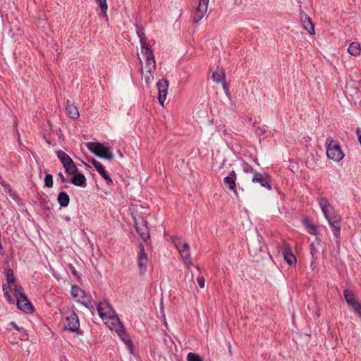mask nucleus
<instances>
[{"mask_svg": "<svg viewBox=\"0 0 361 361\" xmlns=\"http://www.w3.org/2000/svg\"><path fill=\"white\" fill-rule=\"evenodd\" d=\"M140 248V254L138 256V266L140 269V272L142 275H144L146 271L147 264V257L145 251V247L142 244H139Z\"/></svg>", "mask_w": 361, "mask_h": 361, "instance_id": "nucleus-14", "label": "nucleus"}, {"mask_svg": "<svg viewBox=\"0 0 361 361\" xmlns=\"http://www.w3.org/2000/svg\"><path fill=\"white\" fill-rule=\"evenodd\" d=\"M237 179V175L235 172V171H231L228 176H226L224 178V183L226 185V186L231 191H233L236 197L238 198V195L236 191V181Z\"/></svg>", "mask_w": 361, "mask_h": 361, "instance_id": "nucleus-15", "label": "nucleus"}, {"mask_svg": "<svg viewBox=\"0 0 361 361\" xmlns=\"http://www.w3.org/2000/svg\"><path fill=\"white\" fill-rule=\"evenodd\" d=\"M344 294L350 293V292L348 290H345L343 292Z\"/></svg>", "mask_w": 361, "mask_h": 361, "instance_id": "nucleus-46", "label": "nucleus"}, {"mask_svg": "<svg viewBox=\"0 0 361 361\" xmlns=\"http://www.w3.org/2000/svg\"><path fill=\"white\" fill-rule=\"evenodd\" d=\"M66 109L70 118L76 119L79 117L80 114L78 108L73 104H67Z\"/></svg>", "mask_w": 361, "mask_h": 361, "instance_id": "nucleus-26", "label": "nucleus"}, {"mask_svg": "<svg viewBox=\"0 0 361 361\" xmlns=\"http://www.w3.org/2000/svg\"><path fill=\"white\" fill-rule=\"evenodd\" d=\"M64 329L71 332L78 333L80 331V322L78 315L75 312H71L66 317L63 322Z\"/></svg>", "mask_w": 361, "mask_h": 361, "instance_id": "nucleus-7", "label": "nucleus"}, {"mask_svg": "<svg viewBox=\"0 0 361 361\" xmlns=\"http://www.w3.org/2000/svg\"><path fill=\"white\" fill-rule=\"evenodd\" d=\"M133 219L137 233L143 241H147L150 237L147 221L143 217L137 219L135 216H133Z\"/></svg>", "mask_w": 361, "mask_h": 361, "instance_id": "nucleus-4", "label": "nucleus"}, {"mask_svg": "<svg viewBox=\"0 0 361 361\" xmlns=\"http://www.w3.org/2000/svg\"><path fill=\"white\" fill-rule=\"evenodd\" d=\"M149 80V77H146V80Z\"/></svg>", "mask_w": 361, "mask_h": 361, "instance_id": "nucleus-48", "label": "nucleus"}, {"mask_svg": "<svg viewBox=\"0 0 361 361\" xmlns=\"http://www.w3.org/2000/svg\"><path fill=\"white\" fill-rule=\"evenodd\" d=\"M317 200L323 214H328L329 211L334 209L326 197L320 196L317 198Z\"/></svg>", "mask_w": 361, "mask_h": 361, "instance_id": "nucleus-22", "label": "nucleus"}, {"mask_svg": "<svg viewBox=\"0 0 361 361\" xmlns=\"http://www.w3.org/2000/svg\"><path fill=\"white\" fill-rule=\"evenodd\" d=\"M56 155L58 158L60 159L64 168L68 164H71L73 161L72 159L70 157V156L62 150L57 151Z\"/></svg>", "mask_w": 361, "mask_h": 361, "instance_id": "nucleus-23", "label": "nucleus"}, {"mask_svg": "<svg viewBox=\"0 0 361 361\" xmlns=\"http://www.w3.org/2000/svg\"><path fill=\"white\" fill-rule=\"evenodd\" d=\"M44 185L47 188H51L53 186V177L51 174H47L44 178Z\"/></svg>", "mask_w": 361, "mask_h": 361, "instance_id": "nucleus-35", "label": "nucleus"}, {"mask_svg": "<svg viewBox=\"0 0 361 361\" xmlns=\"http://www.w3.org/2000/svg\"><path fill=\"white\" fill-rule=\"evenodd\" d=\"M220 83L222 84V87H223V89H224L225 93L227 95L229 94V93H228V87L227 82H226V80H224V81L221 82Z\"/></svg>", "mask_w": 361, "mask_h": 361, "instance_id": "nucleus-40", "label": "nucleus"}, {"mask_svg": "<svg viewBox=\"0 0 361 361\" xmlns=\"http://www.w3.org/2000/svg\"><path fill=\"white\" fill-rule=\"evenodd\" d=\"M188 249H190L188 243L186 242H183L180 251H182L183 250H188Z\"/></svg>", "mask_w": 361, "mask_h": 361, "instance_id": "nucleus-45", "label": "nucleus"}, {"mask_svg": "<svg viewBox=\"0 0 361 361\" xmlns=\"http://www.w3.org/2000/svg\"><path fill=\"white\" fill-rule=\"evenodd\" d=\"M303 28L307 30L310 35L314 34V27L310 18L305 14L301 17Z\"/></svg>", "mask_w": 361, "mask_h": 361, "instance_id": "nucleus-20", "label": "nucleus"}, {"mask_svg": "<svg viewBox=\"0 0 361 361\" xmlns=\"http://www.w3.org/2000/svg\"><path fill=\"white\" fill-rule=\"evenodd\" d=\"M252 180L253 183L260 184L262 187H264L269 190H271L270 176L267 173H260L255 171Z\"/></svg>", "mask_w": 361, "mask_h": 361, "instance_id": "nucleus-10", "label": "nucleus"}, {"mask_svg": "<svg viewBox=\"0 0 361 361\" xmlns=\"http://www.w3.org/2000/svg\"><path fill=\"white\" fill-rule=\"evenodd\" d=\"M212 79L214 82L220 83L226 80L225 71L222 68L217 67L212 73Z\"/></svg>", "mask_w": 361, "mask_h": 361, "instance_id": "nucleus-21", "label": "nucleus"}, {"mask_svg": "<svg viewBox=\"0 0 361 361\" xmlns=\"http://www.w3.org/2000/svg\"><path fill=\"white\" fill-rule=\"evenodd\" d=\"M281 250L285 261L288 264L291 265L296 262V258L293 254L291 248L288 244L283 243Z\"/></svg>", "mask_w": 361, "mask_h": 361, "instance_id": "nucleus-16", "label": "nucleus"}, {"mask_svg": "<svg viewBox=\"0 0 361 361\" xmlns=\"http://www.w3.org/2000/svg\"><path fill=\"white\" fill-rule=\"evenodd\" d=\"M113 328L118 336L121 338L123 342L128 345L129 348H133V343L130 338L129 335L126 332L124 326L121 321H118L116 323H113Z\"/></svg>", "mask_w": 361, "mask_h": 361, "instance_id": "nucleus-9", "label": "nucleus"}, {"mask_svg": "<svg viewBox=\"0 0 361 361\" xmlns=\"http://www.w3.org/2000/svg\"><path fill=\"white\" fill-rule=\"evenodd\" d=\"M310 251L312 256V262H311V267H312L313 264L315 263L317 259V254L318 252V250L315 247V245L314 243H312L310 246Z\"/></svg>", "mask_w": 361, "mask_h": 361, "instance_id": "nucleus-28", "label": "nucleus"}, {"mask_svg": "<svg viewBox=\"0 0 361 361\" xmlns=\"http://www.w3.org/2000/svg\"><path fill=\"white\" fill-rule=\"evenodd\" d=\"M182 259L186 264L190 263V249L188 250H183L182 251L179 252Z\"/></svg>", "mask_w": 361, "mask_h": 361, "instance_id": "nucleus-29", "label": "nucleus"}, {"mask_svg": "<svg viewBox=\"0 0 361 361\" xmlns=\"http://www.w3.org/2000/svg\"><path fill=\"white\" fill-rule=\"evenodd\" d=\"M87 147L91 152L100 158L107 160H112L114 158V154L109 149L100 142H88Z\"/></svg>", "mask_w": 361, "mask_h": 361, "instance_id": "nucleus-3", "label": "nucleus"}, {"mask_svg": "<svg viewBox=\"0 0 361 361\" xmlns=\"http://www.w3.org/2000/svg\"><path fill=\"white\" fill-rule=\"evenodd\" d=\"M197 283L200 288L204 287V279L203 277H198L197 279Z\"/></svg>", "mask_w": 361, "mask_h": 361, "instance_id": "nucleus-41", "label": "nucleus"}, {"mask_svg": "<svg viewBox=\"0 0 361 361\" xmlns=\"http://www.w3.org/2000/svg\"><path fill=\"white\" fill-rule=\"evenodd\" d=\"M308 233L312 235H316L317 234V227L313 224H308L307 226Z\"/></svg>", "mask_w": 361, "mask_h": 361, "instance_id": "nucleus-39", "label": "nucleus"}, {"mask_svg": "<svg viewBox=\"0 0 361 361\" xmlns=\"http://www.w3.org/2000/svg\"><path fill=\"white\" fill-rule=\"evenodd\" d=\"M325 218L328 220L329 224L333 228L334 235L336 237H339L341 230V217L334 214V209L328 212V214H324Z\"/></svg>", "mask_w": 361, "mask_h": 361, "instance_id": "nucleus-8", "label": "nucleus"}, {"mask_svg": "<svg viewBox=\"0 0 361 361\" xmlns=\"http://www.w3.org/2000/svg\"><path fill=\"white\" fill-rule=\"evenodd\" d=\"M209 0H200L198 6L193 15V22H199L207 11Z\"/></svg>", "mask_w": 361, "mask_h": 361, "instance_id": "nucleus-13", "label": "nucleus"}, {"mask_svg": "<svg viewBox=\"0 0 361 361\" xmlns=\"http://www.w3.org/2000/svg\"><path fill=\"white\" fill-rule=\"evenodd\" d=\"M188 361H203V359L198 354L189 353L187 355Z\"/></svg>", "mask_w": 361, "mask_h": 361, "instance_id": "nucleus-33", "label": "nucleus"}, {"mask_svg": "<svg viewBox=\"0 0 361 361\" xmlns=\"http://www.w3.org/2000/svg\"><path fill=\"white\" fill-rule=\"evenodd\" d=\"M98 6L101 8V13L100 15H102L104 17L107 18V9H108V5L106 0H96Z\"/></svg>", "mask_w": 361, "mask_h": 361, "instance_id": "nucleus-27", "label": "nucleus"}, {"mask_svg": "<svg viewBox=\"0 0 361 361\" xmlns=\"http://www.w3.org/2000/svg\"><path fill=\"white\" fill-rule=\"evenodd\" d=\"M167 91L168 90H158V92H159L158 100H159V104L161 106H164V103L166 100V94H167Z\"/></svg>", "mask_w": 361, "mask_h": 361, "instance_id": "nucleus-31", "label": "nucleus"}, {"mask_svg": "<svg viewBox=\"0 0 361 361\" xmlns=\"http://www.w3.org/2000/svg\"><path fill=\"white\" fill-rule=\"evenodd\" d=\"M241 166L245 173H252L254 174L255 171L251 165L245 161H243L241 164Z\"/></svg>", "mask_w": 361, "mask_h": 361, "instance_id": "nucleus-34", "label": "nucleus"}, {"mask_svg": "<svg viewBox=\"0 0 361 361\" xmlns=\"http://www.w3.org/2000/svg\"><path fill=\"white\" fill-rule=\"evenodd\" d=\"M184 241H183V240L180 238H174L173 239V243L174 244V246L176 247V249L178 250V252H180V250L182 247V245Z\"/></svg>", "mask_w": 361, "mask_h": 361, "instance_id": "nucleus-37", "label": "nucleus"}, {"mask_svg": "<svg viewBox=\"0 0 361 361\" xmlns=\"http://www.w3.org/2000/svg\"><path fill=\"white\" fill-rule=\"evenodd\" d=\"M326 156L334 161H340L344 157V153L340 145L335 142L331 137L326 140Z\"/></svg>", "mask_w": 361, "mask_h": 361, "instance_id": "nucleus-1", "label": "nucleus"}, {"mask_svg": "<svg viewBox=\"0 0 361 361\" xmlns=\"http://www.w3.org/2000/svg\"><path fill=\"white\" fill-rule=\"evenodd\" d=\"M348 51L350 55L357 56L360 54L361 46L358 42H353L350 44Z\"/></svg>", "mask_w": 361, "mask_h": 361, "instance_id": "nucleus-24", "label": "nucleus"}, {"mask_svg": "<svg viewBox=\"0 0 361 361\" xmlns=\"http://www.w3.org/2000/svg\"><path fill=\"white\" fill-rule=\"evenodd\" d=\"M137 33L139 36L141 45L147 44V38H146L144 32L142 31V30L140 29V30H137Z\"/></svg>", "mask_w": 361, "mask_h": 361, "instance_id": "nucleus-36", "label": "nucleus"}, {"mask_svg": "<svg viewBox=\"0 0 361 361\" xmlns=\"http://www.w3.org/2000/svg\"><path fill=\"white\" fill-rule=\"evenodd\" d=\"M9 325L15 328L18 331H20L21 329H23V328H20L15 322H11Z\"/></svg>", "mask_w": 361, "mask_h": 361, "instance_id": "nucleus-42", "label": "nucleus"}, {"mask_svg": "<svg viewBox=\"0 0 361 361\" xmlns=\"http://www.w3.org/2000/svg\"><path fill=\"white\" fill-rule=\"evenodd\" d=\"M71 183L80 187H85L87 185L85 176L82 173H77V172L73 174V176L71 179Z\"/></svg>", "mask_w": 361, "mask_h": 361, "instance_id": "nucleus-19", "label": "nucleus"}, {"mask_svg": "<svg viewBox=\"0 0 361 361\" xmlns=\"http://www.w3.org/2000/svg\"><path fill=\"white\" fill-rule=\"evenodd\" d=\"M58 176H59V178H60V180H61V181L62 183H66V182H67L66 178L64 177V176H63V174L62 173H61V172H60V173L58 174Z\"/></svg>", "mask_w": 361, "mask_h": 361, "instance_id": "nucleus-44", "label": "nucleus"}, {"mask_svg": "<svg viewBox=\"0 0 361 361\" xmlns=\"http://www.w3.org/2000/svg\"><path fill=\"white\" fill-rule=\"evenodd\" d=\"M97 311L102 319H109L112 324L120 321L112 307L106 301L100 302L97 305Z\"/></svg>", "mask_w": 361, "mask_h": 361, "instance_id": "nucleus-2", "label": "nucleus"}, {"mask_svg": "<svg viewBox=\"0 0 361 361\" xmlns=\"http://www.w3.org/2000/svg\"><path fill=\"white\" fill-rule=\"evenodd\" d=\"M141 53L145 59V68L147 71L152 73L156 69V62L154 58V54L148 47L147 44L141 45Z\"/></svg>", "mask_w": 361, "mask_h": 361, "instance_id": "nucleus-5", "label": "nucleus"}, {"mask_svg": "<svg viewBox=\"0 0 361 361\" xmlns=\"http://www.w3.org/2000/svg\"><path fill=\"white\" fill-rule=\"evenodd\" d=\"M6 281L7 284L3 286L4 293H9L10 291L13 293H23L21 288L16 285L13 271L11 269L6 271Z\"/></svg>", "mask_w": 361, "mask_h": 361, "instance_id": "nucleus-6", "label": "nucleus"}, {"mask_svg": "<svg viewBox=\"0 0 361 361\" xmlns=\"http://www.w3.org/2000/svg\"><path fill=\"white\" fill-rule=\"evenodd\" d=\"M157 87L158 90H168L169 81L167 80H159L157 83Z\"/></svg>", "mask_w": 361, "mask_h": 361, "instance_id": "nucleus-32", "label": "nucleus"}, {"mask_svg": "<svg viewBox=\"0 0 361 361\" xmlns=\"http://www.w3.org/2000/svg\"><path fill=\"white\" fill-rule=\"evenodd\" d=\"M4 296L9 303H14L15 302H17V298L18 297V295H4Z\"/></svg>", "mask_w": 361, "mask_h": 361, "instance_id": "nucleus-38", "label": "nucleus"}, {"mask_svg": "<svg viewBox=\"0 0 361 361\" xmlns=\"http://www.w3.org/2000/svg\"><path fill=\"white\" fill-rule=\"evenodd\" d=\"M16 305L18 309L25 313H32L34 311V307L26 297V295H18Z\"/></svg>", "mask_w": 361, "mask_h": 361, "instance_id": "nucleus-11", "label": "nucleus"}, {"mask_svg": "<svg viewBox=\"0 0 361 361\" xmlns=\"http://www.w3.org/2000/svg\"><path fill=\"white\" fill-rule=\"evenodd\" d=\"M64 169L66 172L70 175L75 174L78 171V169L73 161L71 164L66 166Z\"/></svg>", "mask_w": 361, "mask_h": 361, "instance_id": "nucleus-30", "label": "nucleus"}, {"mask_svg": "<svg viewBox=\"0 0 361 361\" xmlns=\"http://www.w3.org/2000/svg\"><path fill=\"white\" fill-rule=\"evenodd\" d=\"M73 300L89 310H94V305L90 299V295H72Z\"/></svg>", "mask_w": 361, "mask_h": 361, "instance_id": "nucleus-17", "label": "nucleus"}, {"mask_svg": "<svg viewBox=\"0 0 361 361\" xmlns=\"http://www.w3.org/2000/svg\"><path fill=\"white\" fill-rule=\"evenodd\" d=\"M92 164L97 169L98 173L102 176V178L106 181L108 185H111L113 183V180L111 177L109 176L107 172L106 171L103 165L98 161L93 159L91 161Z\"/></svg>", "mask_w": 361, "mask_h": 361, "instance_id": "nucleus-18", "label": "nucleus"}, {"mask_svg": "<svg viewBox=\"0 0 361 361\" xmlns=\"http://www.w3.org/2000/svg\"><path fill=\"white\" fill-rule=\"evenodd\" d=\"M57 201L61 207H66L69 204L70 198L66 192H61L58 195Z\"/></svg>", "mask_w": 361, "mask_h": 361, "instance_id": "nucleus-25", "label": "nucleus"}, {"mask_svg": "<svg viewBox=\"0 0 361 361\" xmlns=\"http://www.w3.org/2000/svg\"><path fill=\"white\" fill-rule=\"evenodd\" d=\"M79 290H80V288L78 286H72L71 293H78Z\"/></svg>", "mask_w": 361, "mask_h": 361, "instance_id": "nucleus-43", "label": "nucleus"}, {"mask_svg": "<svg viewBox=\"0 0 361 361\" xmlns=\"http://www.w3.org/2000/svg\"><path fill=\"white\" fill-rule=\"evenodd\" d=\"M73 274H76V271H75V270H74V271H73Z\"/></svg>", "mask_w": 361, "mask_h": 361, "instance_id": "nucleus-47", "label": "nucleus"}, {"mask_svg": "<svg viewBox=\"0 0 361 361\" xmlns=\"http://www.w3.org/2000/svg\"><path fill=\"white\" fill-rule=\"evenodd\" d=\"M348 307L361 319V302L355 298V295H344Z\"/></svg>", "mask_w": 361, "mask_h": 361, "instance_id": "nucleus-12", "label": "nucleus"}]
</instances>
